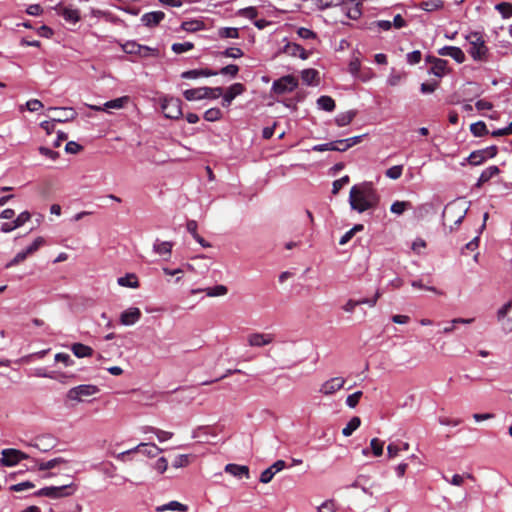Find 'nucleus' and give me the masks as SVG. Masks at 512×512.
I'll list each match as a JSON object with an SVG mask.
<instances>
[{"label":"nucleus","instance_id":"obj_53","mask_svg":"<svg viewBox=\"0 0 512 512\" xmlns=\"http://www.w3.org/2000/svg\"><path fill=\"white\" fill-rule=\"evenodd\" d=\"M239 72V67L235 64H229L225 67H222L218 74L229 76L231 78H235Z\"/></svg>","mask_w":512,"mask_h":512},{"label":"nucleus","instance_id":"obj_11","mask_svg":"<svg viewBox=\"0 0 512 512\" xmlns=\"http://www.w3.org/2000/svg\"><path fill=\"white\" fill-rule=\"evenodd\" d=\"M286 467V462L284 460H277L271 466L263 470L260 474L259 481L263 484H267L271 482L274 475L280 471H282Z\"/></svg>","mask_w":512,"mask_h":512},{"label":"nucleus","instance_id":"obj_39","mask_svg":"<svg viewBox=\"0 0 512 512\" xmlns=\"http://www.w3.org/2000/svg\"><path fill=\"white\" fill-rule=\"evenodd\" d=\"M369 448L374 456L379 457L383 454L384 441L379 438H372Z\"/></svg>","mask_w":512,"mask_h":512},{"label":"nucleus","instance_id":"obj_26","mask_svg":"<svg viewBox=\"0 0 512 512\" xmlns=\"http://www.w3.org/2000/svg\"><path fill=\"white\" fill-rule=\"evenodd\" d=\"M71 351L77 358H86L91 357L94 353V350L92 347L85 345L80 342L73 343L71 345Z\"/></svg>","mask_w":512,"mask_h":512},{"label":"nucleus","instance_id":"obj_23","mask_svg":"<svg viewBox=\"0 0 512 512\" xmlns=\"http://www.w3.org/2000/svg\"><path fill=\"white\" fill-rule=\"evenodd\" d=\"M226 473H229L238 479L250 477L249 475V467L246 465H239L235 463H228L224 468Z\"/></svg>","mask_w":512,"mask_h":512},{"label":"nucleus","instance_id":"obj_51","mask_svg":"<svg viewBox=\"0 0 512 512\" xmlns=\"http://www.w3.org/2000/svg\"><path fill=\"white\" fill-rule=\"evenodd\" d=\"M188 232L193 236V238L204 248L210 247V243L207 242L203 237H201L197 233L198 226H186Z\"/></svg>","mask_w":512,"mask_h":512},{"label":"nucleus","instance_id":"obj_5","mask_svg":"<svg viewBox=\"0 0 512 512\" xmlns=\"http://www.w3.org/2000/svg\"><path fill=\"white\" fill-rule=\"evenodd\" d=\"M160 101L166 118L176 120L182 116V102L179 98L165 96Z\"/></svg>","mask_w":512,"mask_h":512},{"label":"nucleus","instance_id":"obj_35","mask_svg":"<svg viewBox=\"0 0 512 512\" xmlns=\"http://www.w3.org/2000/svg\"><path fill=\"white\" fill-rule=\"evenodd\" d=\"M486 226H480L479 230H478V235H476L471 241H469L461 250V254H466V251H470V252H473L474 250H476L478 248V245H479V239H480V234L483 232V230L485 229Z\"/></svg>","mask_w":512,"mask_h":512},{"label":"nucleus","instance_id":"obj_55","mask_svg":"<svg viewBox=\"0 0 512 512\" xmlns=\"http://www.w3.org/2000/svg\"><path fill=\"white\" fill-rule=\"evenodd\" d=\"M151 467L159 474H163L168 468V461L164 456H161L151 465Z\"/></svg>","mask_w":512,"mask_h":512},{"label":"nucleus","instance_id":"obj_41","mask_svg":"<svg viewBox=\"0 0 512 512\" xmlns=\"http://www.w3.org/2000/svg\"><path fill=\"white\" fill-rule=\"evenodd\" d=\"M486 160L487 158L485 153H482V149L473 151L468 157L469 163L474 166L481 165Z\"/></svg>","mask_w":512,"mask_h":512},{"label":"nucleus","instance_id":"obj_20","mask_svg":"<svg viewBox=\"0 0 512 512\" xmlns=\"http://www.w3.org/2000/svg\"><path fill=\"white\" fill-rule=\"evenodd\" d=\"M429 74L442 78L448 73V61L441 58H433Z\"/></svg>","mask_w":512,"mask_h":512},{"label":"nucleus","instance_id":"obj_32","mask_svg":"<svg viewBox=\"0 0 512 512\" xmlns=\"http://www.w3.org/2000/svg\"><path fill=\"white\" fill-rule=\"evenodd\" d=\"M317 105L320 109L327 111V112H331L335 109L334 99L332 97L326 96V95L320 96L318 98Z\"/></svg>","mask_w":512,"mask_h":512},{"label":"nucleus","instance_id":"obj_21","mask_svg":"<svg viewBox=\"0 0 512 512\" xmlns=\"http://www.w3.org/2000/svg\"><path fill=\"white\" fill-rule=\"evenodd\" d=\"M173 242L156 239L153 243V251L167 260L171 256Z\"/></svg>","mask_w":512,"mask_h":512},{"label":"nucleus","instance_id":"obj_56","mask_svg":"<svg viewBox=\"0 0 512 512\" xmlns=\"http://www.w3.org/2000/svg\"><path fill=\"white\" fill-rule=\"evenodd\" d=\"M360 69H361V62H360L359 58H357V57L352 58L348 65L349 73L353 77H357V76H359Z\"/></svg>","mask_w":512,"mask_h":512},{"label":"nucleus","instance_id":"obj_13","mask_svg":"<svg viewBox=\"0 0 512 512\" xmlns=\"http://www.w3.org/2000/svg\"><path fill=\"white\" fill-rule=\"evenodd\" d=\"M130 101L129 96H122L116 99L109 100L103 104V106H91L95 111H108L110 109H122Z\"/></svg>","mask_w":512,"mask_h":512},{"label":"nucleus","instance_id":"obj_63","mask_svg":"<svg viewBox=\"0 0 512 512\" xmlns=\"http://www.w3.org/2000/svg\"><path fill=\"white\" fill-rule=\"evenodd\" d=\"M29 255V253H26V249H23L21 251H19L14 257L12 260H10V262L7 263L6 267L9 268V267H12L14 265H17L18 263L24 261L27 256Z\"/></svg>","mask_w":512,"mask_h":512},{"label":"nucleus","instance_id":"obj_42","mask_svg":"<svg viewBox=\"0 0 512 512\" xmlns=\"http://www.w3.org/2000/svg\"><path fill=\"white\" fill-rule=\"evenodd\" d=\"M218 35L221 38L236 39L239 37V30L235 27H222L218 30Z\"/></svg>","mask_w":512,"mask_h":512},{"label":"nucleus","instance_id":"obj_30","mask_svg":"<svg viewBox=\"0 0 512 512\" xmlns=\"http://www.w3.org/2000/svg\"><path fill=\"white\" fill-rule=\"evenodd\" d=\"M361 425V419L358 416H353L342 429V434L345 437L351 436Z\"/></svg>","mask_w":512,"mask_h":512},{"label":"nucleus","instance_id":"obj_59","mask_svg":"<svg viewBox=\"0 0 512 512\" xmlns=\"http://www.w3.org/2000/svg\"><path fill=\"white\" fill-rule=\"evenodd\" d=\"M55 362H61L66 367L74 365L75 361L71 358V356L67 353H56L54 356Z\"/></svg>","mask_w":512,"mask_h":512},{"label":"nucleus","instance_id":"obj_28","mask_svg":"<svg viewBox=\"0 0 512 512\" xmlns=\"http://www.w3.org/2000/svg\"><path fill=\"white\" fill-rule=\"evenodd\" d=\"M117 283L119 286L133 289L140 286L139 280L134 273H126L124 276L119 277Z\"/></svg>","mask_w":512,"mask_h":512},{"label":"nucleus","instance_id":"obj_40","mask_svg":"<svg viewBox=\"0 0 512 512\" xmlns=\"http://www.w3.org/2000/svg\"><path fill=\"white\" fill-rule=\"evenodd\" d=\"M421 9L427 12H432L443 7V1L441 0H427L421 3Z\"/></svg>","mask_w":512,"mask_h":512},{"label":"nucleus","instance_id":"obj_50","mask_svg":"<svg viewBox=\"0 0 512 512\" xmlns=\"http://www.w3.org/2000/svg\"><path fill=\"white\" fill-rule=\"evenodd\" d=\"M194 44L192 42L174 43L171 47L172 51L176 54H181L192 50Z\"/></svg>","mask_w":512,"mask_h":512},{"label":"nucleus","instance_id":"obj_49","mask_svg":"<svg viewBox=\"0 0 512 512\" xmlns=\"http://www.w3.org/2000/svg\"><path fill=\"white\" fill-rule=\"evenodd\" d=\"M297 35L303 40H316L318 39L317 34L311 29L305 27H299L297 29Z\"/></svg>","mask_w":512,"mask_h":512},{"label":"nucleus","instance_id":"obj_10","mask_svg":"<svg viewBox=\"0 0 512 512\" xmlns=\"http://www.w3.org/2000/svg\"><path fill=\"white\" fill-rule=\"evenodd\" d=\"M246 91L245 86L242 83H233L230 85L226 91L222 92V101L221 104L223 107H229L232 103V101L242 95Z\"/></svg>","mask_w":512,"mask_h":512},{"label":"nucleus","instance_id":"obj_61","mask_svg":"<svg viewBox=\"0 0 512 512\" xmlns=\"http://www.w3.org/2000/svg\"><path fill=\"white\" fill-rule=\"evenodd\" d=\"M362 391H356L350 395H348V397L346 398V405L349 407V408H355L358 403H359V400L362 396Z\"/></svg>","mask_w":512,"mask_h":512},{"label":"nucleus","instance_id":"obj_22","mask_svg":"<svg viewBox=\"0 0 512 512\" xmlns=\"http://www.w3.org/2000/svg\"><path fill=\"white\" fill-rule=\"evenodd\" d=\"M31 461L35 463L34 466L28 468L31 471H34L36 469V467H37V469L39 471H47V470L55 468L56 466H58L61 463H66L67 462L62 457H56V458L50 459V460H48L46 462H43V461L42 462H38L35 458H32Z\"/></svg>","mask_w":512,"mask_h":512},{"label":"nucleus","instance_id":"obj_54","mask_svg":"<svg viewBox=\"0 0 512 512\" xmlns=\"http://www.w3.org/2000/svg\"><path fill=\"white\" fill-rule=\"evenodd\" d=\"M61 512H81L82 506L78 502L68 501L59 507Z\"/></svg>","mask_w":512,"mask_h":512},{"label":"nucleus","instance_id":"obj_2","mask_svg":"<svg viewBox=\"0 0 512 512\" xmlns=\"http://www.w3.org/2000/svg\"><path fill=\"white\" fill-rule=\"evenodd\" d=\"M468 42V53L474 61H486L488 48L483 36L479 32H471L466 36Z\"/></svg>","mask_w":512,"mask_h":512},{"label":"nucleus","instance_id":"obj_1","mask_svg":"<svg viewBox=\"0 0 512 512\" xmlns=\"http://www.w3.org/2000/svg\"><path fill=\"white\" fill-rule=\"evenodd\" d=\"M380 199V194L372 182H361L350 189L349 204L359 213L376 210Z\"/></svg>","mask_w":512,"mask_h":512},{"label":"nucleus","instance_id":"obj_64","mask_svg":"<svg viewBox=\"0 0 512 512\" xmlns=\"http://www.w3.org/2000/svg\"><path fill=\"white\" fill-rule=\"evenodd\" d=\"M422 54L419 50H414L406 55L407 63L410 65L418 64L421 61Z\"/></svg>","mask_w":512,"mask_h":512},{"label":"nucleus","instance_id":"obj_31","mask_svg":"<svg viewBox=\"0 0 512 512\" xmlns=\"http://www.w3.org/2000/svg\"><path fill=\"white\" fill-rule=\"evenodd\" d=\"M355 115H356V112H354V111H347L344 113H340L335 117V123L339 127L347 126L352 122Z\"/></svg>","mask_w":512,"mask_h":512},{"label":"nucleus","instance_id":"obj_52","mask_svg":"<svg viewBox=\"0 0 512 512\" xmlns=\"http://www.w3.org/2000/svg\"><path fill=\"white\" fill-rule=\"evenodd\" d=\"M403 172V166L402 165H395L390 168H388L385 172L386 177L397 180L401 177Z\"/></svg>","mask_w":512,"mask_h":512},{"label":"nucleus","instance_id":"obj_36","mask_svg":"<svg viewBox=\"0 0 512 512\" xmlns=\"http://www.w3.org/2000/svg\"><path fill=\"white\" fill-rule=\"evenodd\" d=\"M412 208V205L408 201H395L392 203L390 207V211L393 214L401 215L403 214L407 209Z\"/></svg>","mask_w":512,"mask_h":512},{"label":"nucleus","instance_id":"obj_33","mask_svg":"<svg viewBox=\"0 0 512 512\" xmlns=\"http://www.w3.org/2000/svg\"><path fill=\"white\" fill-rule=\"evenodd\" d=\"M368 481L369 477L367 475L360 474L356 477L355 481L350 485V487L360 488L365 494L371 495L372 493L367 487Z\"/></svg>","mask_w":512,"mask_h":512},{"label":"nucleus","instance_id":"obj_4","mask_svg":"<svg viewBox=\"0 0 512 512\" xmlns=\"http://www.w3.org/2000/svg\"><path fill=\"white\" fill-rule=\"evenodd\" d=\"M222 92L221 87H198L185 90L183 96L187 101L217 99L222 95Z\"/></svg>","mask_w":512,"mask_h":512},{"label":"nucleus","instance_id":"obj_62","mask_svg":"<svg viewBox=\"0 0 512 512\" xmlns=\"http://www.w3.org/2000/svg\"><path fill=\"white\" fill-rule=\"evenodd\" d=\"M348 183H349V176H347V175L341 177L340 179L335 180L332 185V193L337 194Z\"/></svg>","mask_w":512,"mask_h":512},{"label":"nucleus","instance_id":"obj_47","mask_svg":"<svg viewBox=\"0 0 512 512\" xmlns=\"http://www.w3.org/2000/svg\"><path fill=\"white\" fill-rule=\"evenodd\" d=\"M34 376L40 377V378H49V379H53V380H59V378L57 377V373L55 371H48L44 367L34 369Z\"/></svg>","mask_w":512,"mask_h":512},{"label":"nucleus","instance_id":"obj_45","mask_svg":"<svg viewBox=\"0 0 512 512\" xmlns=\"http://www.w3.org/2000/svg\"><path fill=\"white\" fill-rule=\"evenodd\" d=\"M222 117V112L219 108H210L205 111L204 119L208 122L218 121Z\"/></svg>","mask_w":512,"mask_h":512},{"label":"nucleus","instance_id":"obj_15","mask_svg":"<svg viewBox=\"0 0 512 512\" xmlns=\"http://www.w3.org/2000/svg\"><path fill=\"white\" fill-rule=\"evenodd\" d=\"M283 52L292 57H299L302 60L308 59L311 54V52L306 51L301 45L295 42H287L283 47Z\"/></svg>","mask_w":512,"mask_h":512},{"label":"nucleus","instance_id":"obj_7","mask_svg":"<svg viewBox=\"0 0 512 512\" xmlns=\"http://www.w3.org/2000/svg\"><path fill=\"white\" fill-rule=\"evenodd\" d=\"M99 392V388L93 384H81L72 387L67 392V399L81 402L84 397L92 396Z\"/></svg>","mask_w":512,"mask_h":512},{"label":"nucleus","instance_id":"obj_29","mask_svg":"<svg viewBox=\"0 0 512 512\" xmlns=\"http://www.w3.org/2000/svg\"><path fill=\"white\" fill-rule=\"evenodd\" d=\"M188 510L187 505L182 504L178 501H170L166 504L160 505L156 507L157 512H164V511H181L186 512Z\"/></svg>","mask_w":512,"mask_h":512},{"label":"nucleus","instance_id":"obj_44","mask_svg":"<svg viewBox=\"0 0 512 512\" xmlns=\"http://www.w3.org/2000/svg\"><path fill=\"white\" fill-rule=\"evenodd\" d=\"M470 131L476 137H481L488 133L486 125L483 121H478L471 124Z\"/></svg>","mask_w":512,"mask_h":512},{"label":"nucleus","instance_id":"obj_19","mask_svg":"<svg viewBox=\"0 0 512 512\" xmlns=\"http://www.w3.org/2000/svg\"><path fill=\"white\" fill-rule=\"evenodd\" d=\"M49 111H59L61 114L58 117L54 118V121L59 123H64L68 121H72L77 117V112L72 107H50Z\"/></svg>","mask_w":512,"mask_h":512},{"label":"nucleus","instance_id":"obj_8","mask_svg":"<svg viewBox=\"0 0 512 512\" xmlns=\"http://www.w3.org/2000/svg\"><path fill=\"white\" fill-rule=\"evenodd\" d=\"M298 86V80L292 75L283 76L275 80L272 84V91L275 94L282 95L288 92H292Z\"/></svg>","mask_w":512,"mask_h":512},{"label":"nucleus","instance_id":"obj_18","mask_svg":"<svg viewBox=\"0 0 512 512\" xmlns=\"http://www.w3.org/2000/svg\"><path fill=\"white\" fill-rule=\"evenodd\" d=\"M344 383L345 380L341 377L331 378L322 384L320 392L324 395H332L336 391L340 390Z\"/></svg>","mask_w":512,"mask_h":512},{"label":"nucleus","instance_id":"obj_38","mask_svg":"<svg viewBox=\"0 0 512 512\" xmlns=\"http://www.w3.org/2000/svg\"><path fill=\"white\" fill-rule=\"evenodd\" d=\"M205 292L209 297H218L225 295L228 292V289L225 285L218 284L212 287H207Z\"/></svg>","mask_w":512,"mask_h":512},{"label":"nucleus","instance_id":"obj_57","mask_svg":"<svg viewBox=\"0 0 512 512\" xmlns=\"http://www.w3.org/2000/svg\"><path fill=\"white\" fill-rule=\"evenodd\" d=\"M404 76L405 75L403 73L397 72L394 69H392L391 73L387 78V84L389 86H397L402 81Z\"/></svg>","mask_w":512,"mask_h":512},{"label":"nucleus","instance_id":"obj_17","mask_svg":"<svg viewBox=\"0 0 512 512\" xmlns=\"http://www.w3.org/2000/svg\"><path fill=\"white\" fill-rule=\"evenodd\" d=\"M438 54L441 56H449L459 64L466 60L462 49L456 46H444L438 50Z\"/></svg>","mask_w":512,"mask_h":512},{"label":"nucleus","instance_id":"obj_24","mask_svg":"<svg viewBox=\"0 0 512 512\" xmlns=\"http://www.w3.org/2000/svg\"><path fill=\"white\" fill-rule=\"evenodd\" d=\"M347 5L342 6L348 18L357 20L362 15L361 2L358 0H346Z\"/></svg>","mask_w":512,"mask_h":512},{"label":"nucleus","instance_id":"obj_3","mask_svg":"<svg viewBox=\"0 0 512 512\" xmlns=\"http://www.w3.org/2000/svg\"><path fill=\"white\" fill-rule=\"evenodd\" d=\"M77 491V485L74 482L58 486H45L33 493L35 497H48L59 499L73 495Z\"/></svg>","mask_w":512,"mask_h":512},{"label":"nucleus","instance_id":"obj_14","mask_svg":"<svg viewBox=\"0 0 512 512\" xmlns=\"http://www.w3.org/2000/svg\"><path fill=\"white\" fill-rule=\"evenodd\" d=\"M57 13L64 18L65 21L76 24L80 20V11L76 8L57 5Z\"/></svg>","mask_w":512,"mask_h":512},{"label":"nucleus","instance_id":"obj_16","mask_svg":"<svg viewBox=\"0 0 512 512\" xmlns=\"http://www.w3.org/2000/svg\"><path fill=\"white\" fill-rule=\"evenodd\" d=\"M29 447H33L43 453L48 452L55 445L54 438L50 435H44L36 438L34 442H30L27 444Z\"/></svg>","mask_w":512,"mask_h":512},{"label":"nucleus","instance_id":"obj_9","mask_svg":"<svg viewBox=\"0 0 512 512\" xmlns=\"http://www.w3.org/2000/svg\"><path fill=\"white\" fill-rule=\"evenodd\" d=\"M162 451L163 450L154 443H140L136 447L122 452L120 456H125L134 452H139L149 458H154L158 456Z\"/></svg>","mask_w":512,"mask_h":512},{"label":"nucleus","instance_id":"obj_27","mask_svg":"<svg viewBox=\"0 0 512 512\" xmlns=\"http://www.w3.org/2000/svg\"><path fill=\"white\" fill-rule=\"evenodd\" d=\"M273 340L271 334H263V333H254L251 334L248 338V342L251 346L254 347H262L264 345L270 344Z\"/></svg>","mask_w":512,"mask_h":512},{"label":"nucleus","instance_id":"obj_48","mask_svg":"<svg viewBox=\"0 0 512 512\" xmlns=\"http://www.w3.org/2000/svg\"><path fill=\"white\" fill-rule=\"evenodd\" d=\"M312 150L313 151H317V152L339 151V148H338V144L336 143V141H331V142H328V143L317 144V145L312 147Z\"/></svg>","mask_w":512,"mask_h":512},{"label":"nucleus","instance_id":"obj_46","mask_svg":"<svg viewBox=\"0 0 512 512\" xmlns=\"http://www.w3.org/2000/svg\"><path fill=\"white\" fill-rule=\"evenodd\" d=\"M363 228H364V226H352V228L349 231H347L344 235L341 236V238L339 239V244L345 245L352 239V237L357 232L362 231Z\"/></svg>","mask_w":512,"mask_h":512},{"label":"nucleus","instance_id":"obj_43","mask_svg":"<svg viewBox=\"0 0 512 512\" xmlns=\"http://www.w3.org/2000/svg\"><path fill=\"white\" fill-rule=\"evenodd\" d=\"M495 9L502 15L503 18L512 17V4L508 2H501L495 5Z\"/></svg>","mask_w":512,"mask_h":512},{"label":"nucleus","instance_id":"obj_12","mask_svg":"<svg viewBox=\"0 0 512 512\" xmlns=\"http://www.w3.org/2000/svg\"><path fill=\"white\" fill-rule=\"evenodd\" d=\"M142 316L141 310L138 307H130L120 314V323L124 326H132L140 320Z\"/></svg>","mask_w":512,"mask_h":512},{"label":"nucleus","instance_id":"obj_37","mask_svg":"<svg viewBox=\"0 0 512 512\" xmlns=\"http://www.w3.org/2000/svg\"><path fill=\"white\" fill-rule=\"evenodd\" d=\"M315 4L320 10H325L332 6H346V0H315Z\"/></svg>","mask_w":512,"mask_h":512},{"label":"nucleus","instance_id":"obj_6","mask_svg":"<svg viewBox=\"0 0 512 512\" xmlns=\"http://www.w3.org/2000/svg\"><path fill=\"white\" fill-rule=\"evenodd\" d=\"M2 457L0 458V464L4 467H14L20 463V461L25 459H32L25 452L15 449V448H6L1 451Z\"/></svg>","mask_w":512,"mask_h":512},{"label":"nucleus","instance_id":"obj_60","mask_svg":"<svg viewBox=\"0 0 512 512\" xmlns=\"http://www.w3.org/2000/svg\"><path fill=\"white\" fill-rule=\"evenodd\" d=\"M122 49L127 54H138L140 52V44L135 41H127L122 45Z\"/></svg>","mask_w":512,"mask_h":512},{"label":"nucleus","instance_id":"obj_58","mask_svg":"<svg viewBox=\"0 0 512 512\" xmlns=\"http://www.w3.org/2000/svg\"><path fill=\"white\" fill-rule=\"evenodd\" d=\"M243 54V51L238 47H230L220 52V55L234 59L242 57Z\"/></svg>","mask_w":512,"mask_h":512},{"label":"nucleus","instance_id":"obj_34","mask_svg":"<svg viewBox=\"0 0 512 512\" xmlns=\"http://www.w3.org/2000/svg\"><path fill=\"white\" fill-rule=\"evenodd\" d=\"M318 77V71L312 68L304 69L301 72V79L306 85H313Z\"/></svg>","mask_w":512,"mask_h":512},{"label":"nucleus","instance_id":"obj_25","mask_svg":"<svg viewBox=\"0 0 512 512\" xmlns=\"http://www.w3.org/2000/svg\"><path fill=\"white\" fill-rule=\"evenodd\" d=\"M165 17L162 11H152L142 15L141 23L146 27H154L158 25Z\"/></svg>","mask_w":512,"mask_h":512}]
</instances>
